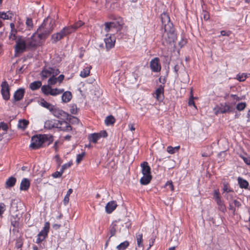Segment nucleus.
Instances as JSON below:
<instances>
[{
  "mask_svg": "<svg viewBox=\"0 0 250 250\" xmlns=\"http://www.w3.org/2000/svg\"><path fill=\"white\" fill-rule=\"evenodd\" d=\"M64 91L63 89H58V88H52L51 90V95L52 96H56L57 95H59Z\"/></svg>",
  "mask_w": 250,
  "mask_h": 250,
  "instance_id": "nucleus-40",
  "label": "nucleus"
},
{
  "mask_svg": "<svg viewBox=\"0 0 250 250\" xmlns=\"http://www.w3.org/2000/svg\"><path fill=\"white\" fill-rule=\"evenodd\" d=\"M27 46L26 40H24L21 37H20L16 41L15 46V52L22 53L25 50Z\"/></svg>",
  "mask_w": 250,
  "mask_h": 250,
  "instance_id": "nucleus-8",
  "label": "nucleus"
},
{
  "mask_svg": "<svg viewBox=\"0 0 250 250\" xmlns=\"http://www.w3.org/2000/svg\"><path fill=\"white\" fill-rule=\"evenodd\" d=\"M164 86L160 85L155 90V98L158 101H162L164 98Z\"/></svg>",
  "mask_w": 250,
  "mask_h": 250,
  "instance_id": "nucleus-17",
  "label": "nucleus"
},
{
  "mask_svg": "<svg viewBox=\"0 0 250 250\" xmlns=\"http://www.w3.org/2000/svg\"><path fill=\"white\" fill-rule=\"evenodd\" d=\"M117 206V204L115 201H112L108 202L105 206L106 212L109 214L115 209Z\"/></svg>",
  "mask_w": 250,
  "mask_h": 250,
  "instance_id": "nucleus-18",
  "label": "nucleus"
},
{
  "mask_svg": "<svg viewBox=\"0 0 250 250\" xmlns=\"http://www.w3.org/2000/svg\"><path fill=\"white\" fill-rule=\"evenodd\" d=\"M152 179L151 174L143 175V177L140 179V183L143 185L148 184Z\"/></svg>",
  "mask_w": 250,
  "mask_h": 250,
  "instance_id": "nucleus-25",
  "label": "nucleus"
},
{
  "mask_svg": "<svg viewBox=\"0 0 250 250\" xmlns=\"http://www.w3.org/2000/svg\"><path fill=\"white\" fill-rule=\"evenodd\" d=\"M57 82H58V80L57 79V78L55 77V76H52V77L48 79V84L50 86L51 85H54L57 83Z\"/></svg>",
  "mask_w": 250,
  "mask_h": 250,
  "instance_id": "nucleus-46",
  "label": "nucleus"
},
{
  "mask_svg": "<svg viewBox=\"0 0 250 250\" xmlns=\"http://www.w3.org/2000/svg\"><path fill=\"white\" fill-rule=\"evenodd\" d=\"M180 148L179 146L173 147L171 146H169L167 147V151L170 154H174L176 150H178Z\"/></svg>",
  "mask_w": 250,
  "mask_h": 250,
  "instance_id": "nucleus-45",
  "label": "nucleus"
},
{
  "mask_svg": "<svg viewBox=\"0 0 250 250\" xmlns=\"http://www.w3.org/2000/svg\"><path fill=\"white\" fill-rule=\"evenodd\" d=\"M161 21L163 28L169 29L173 26V24L170 22L169 15L167 13H163L161 15Z\"/></svg>",
  "mask_w": 250,
  "mask_h": 250,
  "instance_id": "nucleus-11",
  "label": "nucleus"
},
{
  "mask_svg": "<svg viewBox=\"0 0 250 250\" xmlns=\"http://www.w3.org/2000/svg\"><path fill=\"white\" fill-rule=\"evenodd\" d=\"M72 97V94L70 91H65L62 95V102L66 103L71 100Z\"/></svg>",
  "mask_w": 250,
  "mask_h": 250,
  "instance_id": "nucleus-26",
  "label": "nucleus"
},
{
  "mask_svg": "<svg viewBox=\"0 0 250 250\" xmlns=\"http://www.w3.org/2000/svg\"><path fill=\"white\" fill-rule=\"evenodd\" d=\"M85 152H82L81 154H79L77 156L76 162L77 164H79L83 159L85 156Z\"/></svg>",
  "mask_w": 250,
  "mask_h": 250,
  "instance_id": "nucleus-51",
  "label": "nucleus"
},
{
  "mask_svg": "<svg viewBox=\"0 0 250 250\" xmlns=\"http://www.w3.org/2000/svg\"><path fill=\"white\" fill-rule=\"evenodd\" d=\"M30 186V182L28 179L27 178H23L21 183L20 184V190L27 191Z\"/></svg>",
  "mask_w": 250,
  "mask_h": 250,
  "instance_id": "nucleus-20",
  "label": "nucleus"
},
{
  "mask_svg": "<svg viewBox=\"0 0 250 250\" xmlns=\"http://www.w3.org/2000/svg\"><path fill=\"white\" fill-rule=\"evenodd\" d=\"M24 89L19 88L14 93V98L15 101H19L22 99L24 94Z\"/></svg>",
  "mask_w": 250,
  "mask_h": 250,
  "instance_id": "nucleus-21",
  "label": "nucleus"
},
{
  "mask_svg": "<svg viewBox=\"0 0 250 250\" xmlns=\"http://www.w3.org/2000/svg\"><path fill=\"white\" fill-rule=\"evenodd\" d=\"M6 209V206L3 203H0V216H2V214L4 213Z\"/></svg>",
  "mask_w": 250,
  "mask_h": 250,
  "instance_id": "nucleus-55",
  "label": "nucleus"
},
{
  "mask_svg": "<svg viewBox=\"0 0 250 250\" xmlns=\"http://www.w3.org/2000/svg\"><path fill=\"white\" fill-rule=\"evenodd\" d=\"M164 31L162 35V44L164 46H167L173 43L176 39V36L174 32L173 26L170 27L169 29L164 28Z\"/></svg>",
  "mask_w": 250,
  "mask_h": 250,
  "instance_id": "nucleus-3",
  "label": "nucleus"
},
{
  "mask_svg": "<svg viewBox=\"0 0 250 250\" xmlns=\"http://www.w3.org/2000/svg\"><path fill=\"white\" fill-rule=\"evenodd\" d=\"M49 228V223L46 222L43 229L38 235V238L36 240L37 243L39 244L45 239L48 233Z\"/></svg>",
  "mask_w": 250,
  "mask_h": 250,
  "instance_id": "nucleus-9",
  "label": "nucleus"
},
{
  "mask_svg": "<svg viewBox=\"0 0 250 250\" xmlns=\"http://www.w3.org/2000/svg\"><path fill=\"white\" fill-rule=\"evenodd\" d=\"M84 24V22L81 21H79L75 23L74 25L68 26V28H72V33L74 32L76 30H77L79 27H81L82 25Z\"/></svg>",
  "mask_w": 250,
  "mask_h": 250,
  "instance_id": "nucleus-35",
  "label": "nucleus"
},
{
  "mask_svg": "<svg viewBox=\"0 0 250 250\" xmlns=\"http://www.w3.org/2000/svg\"><path fill=\"white\" fill-rule=\"evenodd\" d=\"M91 66H89L84 68L80 73V76L82 78H86L89 76Z\"/></svg>",
  "mask_w": 250,
  "mask_h": 250,
  "instance_id": "nucleus-31",
  "label": "nucleus"
},
{
  "mask_svg": "<svg viewBox=\"0 0 250 250\" xmlns=\"http://www.w3.org/2000/svg\"><path fill=\"white\" fill-rule=\"evenodd\" d=\"M117 221H115L113 222L112 224L110 226L109 228V232L110 234V238L112 236H113L115 235L117 229Z\"/></svg>",
  "mask_w": 250,
  "mask_h": 250,
  "instance_id": "nucleus-30",
  "label": "nucleus"
},
{
  "mask_svg": "<svg viewBox=\"0 0 250 250\" xmlns=\"http://www.w3.org/2000/svg\"><path fill=\"white\" fill-rule=\"evenodd\" d=\"M42 83L41 81H35L30 84L29 87L32 90H36L42 87Z\"/></svg>",
  "mask_w": 250,
  "mask_h": 250,
  "instance_id": "nucleus-29",
  "label": "nucleus"
},
{
  "mask_svg": "<svg viewBox=\"0 0 250 250\" xmlns=\"http://www.w3.org/2000/svg\"><path fill=\"white\" fill-rule=\"evenodd\" d=\"M73 190L72 188H70L67 192L66 195L65 196L63 199V203L64 205H66L68 203L69 201V196L72 193Z\"/></svg>",
  "mask_w": 250,
  "mask_h": 250,
  "instance_id": "nucleus-44",
  "label": "nucleus"
},
{
  "mask_svg": "<svg viewBox=\"0 0 250 250\" xmlns=\"http://www.w3.org/2000/svg\"><path fill=\"white\" fill-rule=\"evenodd\" d=\"M43 40L40 36L36 32H35L30 38L26 39V43L27 47H35L40 46Z\"/></svg>",
  "mask_w": 250,
  "mask_h": 250,
  "instance_id": "nucleus-6",
  "label": "nucleus"
},
{
  "mask_svg": "<svg viewBox=\"0 0 250 250\" xmlns=\"http://www.w3.org/2000/svg\"><path fill=\"white\" fill-rule=\"evenodd\" d=\"M165 186L168 187L171 191L174 190V186L173 185V183L171 181H167V183L166 184Z\"/></svg>",
  "mask_w": 250,
  "mask_h": 250,
  "instance_id": "nucleus-57",
  "label": "nucleus"
},
{
  "mask_svg": "<svg viewBox=\"0 0 250 250\" xmlns=\"http://www.w3.org/2000/svg\"><path fill=\"white\" fill-rule=\"evenodd\" d=\"M78 109L76 104H72L70 107V112L71 114H76L78 113Z\"/></svg>",
  "mask_w": 250,
  "mask_h": 250,
  "instance_id": "nucleus-47",
  "label": "nucleus"
},
{
  "mask_svg": "<svg viewBox=\"0 0 250 250\" xmlns=\"http://www.w3.org/2000/svg\"><path fill=\"white\" fill-rule=\"evenodd\" d=\"M129 246V242L127 241H125L121 243L120 244L116 247L118 250H125Z\"/></svg>",
  "mask_w": 250,
  "mask_h": 250,
  "instance_id": "nucleus-39",
  "label": "nucleus"
},
{
  "mask_svg": "<svg viewBox=\"0 0 250 250\" xmlns=\"http://www.w3.org/2000/svg\"><path fill=\"white\" fill-rule=\"evenodd\" d=\"M63 172L61 169L60 171H56L52 174V176L54 178H60L62 176Z\"/></svg>",
  "mask_w": 250,
  "mask_h": 250,
  "instance_id": "nucleus-54",
  "label": "nucleus"
},
{
  "mask_svg": "<svg viewBox=\"0 0 250 250\" xmlns=\"http://www.w3.org/2000/svg\"><path fill=\"white\" fill-rule=\"evenodd\" d=\"M42 92L45 95H51V87L49 85H44L41 87Z\"/></svg>",
  "mask_w": 250,
  "mask_h": 250,
  "instance_id": "nucleus-33",
  "label": "nucleus"
},
{
  "mask_svg": "<svg viewBox=\"0 0 250 250\" xmlns=\"http://www.w3.org/2000/svg\"><path fill=\"white\" fill-rule=\"evenodd\" d=\"M55 25V21L49 18H46L38 28L36 32L40 36L43 41L49 36L53 31Z\"/></svg>",
  "mask_w": 250,
  "mask_h": 250,
  "instance_id": "nucleus-1",
  "label": "nucleus"
},
{
  "mask_svg": "<svg viewBox=\"0 0 250 250\" xmlns=\"http://www.w3.org/2000/svg\"><path fill=\"white\" fill-rule=\"evenodd\" d=\"M203 15L204 16V19L205 20L207 21L209 19V15L208 12L204 11L203 12Z\"/></svg>",
  "mask_w": 250,
  "mask_h": 250,
  "instance_id": "nucleus-62",
  "label": "nucleus"
},
{
  "mask_svg": "<svg viewBox=\"0 0 250 250\" xmlns=\"http://www.w3.org/2000/svg\"><path fill=\"white\" fill-rule=\"evenodd\" d=\"M223 190L224 192H226L227 193L231 191V190L230 189L228 184L226 183L224 184Z\"/></svg>",
  "mask_w": 250,
  "mask_h": 250,
  "instance_id": "nucleus-58",
  "label": "nucleus"
},
{
  "mask_svg": "<svg viewBox=\"0 0 250 250\" xmlns=\"http://www.w3.org/2000/svg\"><path fill=\"white\" fill-rule=\"evenodd\" d=\"M213 196L215 201L221 199L219 195V191L218 190H214Z\"/></svg>",
  "mask_w": 250,
  "mask_h": 250,
  "instance_id": "nucleus-56",
  "label": "nucleus"
},
{
  "mask_svg": "<svg viewBox=\"0 0 250 250\" xmlns=\"http://www.w3.org/2000/svg\"><path fill=\"white\" fill-rule=\"evenodd\" d=\"M238 182L241 188H247L249 186V183L241 177L238 178Z\"/></svg>",
  "mask_w": 250,
  "mask_h": 250,
  "instance_id": "nucleus-34",
  "label": "nucleus"
},
{
  "mask_svg": "<svg viewBox=\"0 0 250 250\" xmlns=\"http://www.w3.org/2000/svg\"><path fill=\"white\" fill-rule=\"evenodd\" d=\"M58 120H47L44 123L45 128L51 129L53 128H57V123Z\"/></svg>",
  "mask_w": 250,
  "mask_h": 250,
  "instance_id": "nucleus-22",
  "label": "nucleus"
},
{
  "mask_svg": "<svg viewBox=\"0 0 250 250\" xmlns=\"http://www.w3.org/2000/svg\"><path fill=\"white\" fill-rule=\"evenodd\" d=\"M0 128H1L4 131H7L8 129V125L7 124L4 122H1L0 124Z\"/></svg>",
  "mask_w": 250,
  "mask_h": 250,
  "instance_id": "nucleus-59",
  "label": "nucleus"
},
{
  "mask_svg": "<svg viewBox=\"0 0 250 250\" xmlns=\"http://www.w3.org/2000/svg\"><path fill=\"white\" fill-rule=\"evenodd\" d=\"M150 67L153 72H157L160 71L161 69V66L159 59L156 57L152 59L150 62Z\"/></svg>",
  "mask_w": 250,
  "mask_h": 250,
  "instance_id": "nucleus-16",
  "label": "nucleus"
},
{
  "mask_svg": "<svg viewBox=\"0 0 250 250\" xmlns=\"http://www.w3.org/2000/svg\"><path fill=\"white\" fill-rule=\"evenodd\" d=\"M115 119L112 115L108 116L105 119V124L106 125H112L114 124Z\"/></svg>",
  "mask_w": 250,
  "mask_h": 250,
  "instance_id": "nucleus-38",
  "label": "nucleus"
},
{
  "mask_svg": "<svg viewBox=\"0 0 250 250\" xmlns=\"http://www.w3.org/2000/svg\"><path fill=\"white\" fill-rule=\"evenodd\" d=\"M241 157L243 159V160H244V161L245 162V163H246L247 165H250V159H249V158L244 157V156H242Z\"/></svg>",
  "mask_w": 250,
  "mask_h": 250,
  "instance_id": "nucleus-64",
  "label": "nucleus"
},
{
  "mask_svg": "<svg viewBox=\"0 0 250 250\" xmlns=\"http://www.w3.org/2000/svg\"><path fill=\"white\" fill-rule=\"evenodd\" d=\"M246 106V104L245 103H239L237 106L236 108L239 111H241L244 110Z\"/></svg>",
  "mask_w": 250,
  "mask_h": 250,
  "instance_id": "nucleus-52",
  "label": "nucleus"
},
{
  "mask_svg": "<svg viewBox=\"0 0 250 250\" xmlns=\"http://www.w3.org/2000/svg\"><path fill=\"white\" fill-rule=\"evenodd\" d=\"M219 110L221 113H229L232 111V107L226 103L224 104H221Z\"/></svg>",
  "mask_w": 250,
  "mask_h": 250,
  "instance_id": "nucleus-28",
  "label": "nucleus"
},
{
  "mask_svg": "<svg viewBox=\"0 0 250 250\" xmlns=\"http://www.w3.org/2000/svg\"><path fill=\"white\" fill-rule=\"evenodd\" d=\"M136 240L137 242V245L139 247H143V234H138L136 235Z\"/></svg>",
  "mask_w": 250,
  "mask_h": 250,
  "instance_id": "nucleus-41",
  "label": "nucleus"
},
{
  "mask_svg": "<svg viewBox=\"0 0 250 250\" xmlns=\"http://www.w3.org/2000/svg\"><path fill=\"white\" fill-rule=\"evenodd\" d=\"M232 203L235 207L239 208L241 206V203L236 200H234Z\"/></svg>",
  "mask_w": 250,
  "mask_h": 250,
  "instance_id": "nucleus-60",
  "label": "nucleus"
},
{
  "mask_svg": "<svg viewBox=\"0 0 250 250\" xmlns=\"http://www.w3.org/2000/svg\"><path fill=\"white\" fill-rule=\"evenodd\" d=\"M247 78V75L245 73L239 74L237 75V79L240 82L244 81Z\"/></svg>",
  "mask_w": 250,
  "mask_h": 250,
  "instance_id": "nucleus-50",
  "label": "nucleus"
},
{
  "mask_svg": "<svg viewBox=\"0 0 250 250\" xmlns=\"http://www.w3.org/2000/svg\"><path fill=\"white\" fill-rule=\"evenodd\" d=\"M25 27L27 31H30L33 28L34 24L32 19L27 17L25 21Z\"/></svg>",
  "mask_w": 250,
  "mask_h": 250,
  "instance_id": "nucleus-32",
  "label": "nucleus"
},
{
  "mask_svg": "<svg viewBox=\"0 0 250 250\" xmlns=\"http://www.w3.org/2000/svg\"><path fill=\"white\" fill-rule=\"evenodd\" d=\"M72 165V162L71 161H69L67 163H66V164H64V165H63L62 166L61 169L63 172L65 170H66V169L70 167Z\"/></svg>",
  "mask_w": 250,
  "mask_h": 250,
  "instance_id": "nucleus-49",
  "label": "nucleus"
},
{
  "mask_svg": "<svg viewBox=\"0 0 250 250\" xmlns=\"http://www.w3.org/2000/svg\"><path fill=\"white\" fill-rule=\"evenodd\" d=\"M17 181L16 178L11 176L9 177L6 181L5 188H9L14 186Z\"/></svg>",
  "mask_w": 250,
  "mask_h": 250,
  "instance_id": "nucleus-27",
  "label": "nucleus"
},
{
  "mask_svg": "<svg viewBox=\"0 0 250 250\" xmlns=\"http://www.w3.org/2000/svg\"><path fill=\"white\" fill-rule=\"evenodd\" d=\"M124 24L123 19L119 18L114 21L105 22L104 30L108 33L107 34H111V36H114L116 33L121 30Z\"/></svg>",
  "mask_w": 250,
  "mask_h": 250,
  "instance_id": "nucleus-2",
  "label": "nucleus"
},
{
  "mask_svg": "<svg viewBox=\"0 0 250 250\" xmlns=\"http://www.w3.org/2000/svg\"><path fill=\"white\" fill-rule=\"evenodd\" d=\"M10 26L11 28V31L10 35L9 36V40L14 41H15L17 39V30L15 28V25L14 23H11L10 24Z\"/></svg>",
  "mask_w": 250,
  "mask_h": 250,
  "instance_id": "nucleus-19",
  "label": "nucleus"
},
{
  "mask_svg": "<svg viewBox=\"0 0 250 250\" xmlns=\"http://www.w3.org/2000/svg\"><path fill=\"white\" fill-rule=\"evenodd\" d=\"M16 29H17L18 31L21 32H24L27 31L25 24L21 20V19H19L18 20Z\"/></svg>",
  "mask_w": 250,
  "mask_h": 250,
  "instance_id": "nucleus-24",
  "label": "nucleus"
},
{
  "mask_svg": "<svg viewBox=\"0 0 250 250\" xmlns=\"http://www.w3.org/2000/svg\"><path fill=\"white\" fill-rule=\"evenodd\" d=\"M51 111L54 116L58 118L63 119L67 118L68 116V113L58 108H55L53 107Z\"/></svg>",
  "mask_w": 250,
  "mask_h": 250,
  "instance_id": "nucleus-14",
  "label": "nucleus"
},
{
  "mask_svg": "<svg viewBox=\"0 0 250 250\" xmlns=\"http://www.w3.org/2000/svg\"><path fill=\"white\" fill-rule=\"evenodd\" d=\"M23 245L22 240L21 238H19L16 240V247L17 249H20L22 247Z\"/></svg>",
  "mask_w": 250,
  "mask_h": 250,
  "instance_id": "nucleus-53",
  "label": "nucleus"
},
{
  "mask_svg": "<svg viewBox=\"0 0 250 250\" xmlns=\"http://www.w3.org/2000/svg\"><path fill=\"white\" fill-rule=\"evenodd\" d=\"M215 201L218 205V209L222 212H225L226 210V208L223 201L221 200V199Z\"/></svg>",
  "mask_w": 250,
  "mask_h": 250,
  "instance_id": "nucleus-36",
  "label": "nucleus"
},
{
  "mask_svg": "<svg viewBox=\"0 0 250 250\" xmlns=\"http://www.w3.org/2000/svg\"><path fill=\"white\" fill-rule=\"evenodd\" d=\"M41 105L43 107L48 109L50 111H51L53 107V106L51 104H49V103L47 102L44 100H42V101L41 102Z\"/></svg>",
  "mask_w": 250,
  "mask_h": 250,
  "instance_id": "nucleus-43",
  "label": "nucleus"
},
{
  "mask_svg": "<svg viewBox=\"0 0 250 250\" xmlns=\"http://www.w3.org/2000/svg\"><path fill=\"white\" fill-rule=\"evenodd\" d=\"M47 140L46 135H39L34 136L31 139V143L30 147L32 149H36L41 147L42 144Z\"/></svg>",
  "mask_w": 250,
  "mask_h": 250,
  "instance_id": "nucleus-4",
  "label": "nucleus"
},
{
  "mask_svg": "<svg viewBox=\"0 0 250 250\" xmlns=\"http://www.w3.org/2000/svg\"><path fill=\"white\" fill-rule=\"evenodd\" d=\"M57 128H60L64 131H69L72 130V127L70 124L65 121H57L56 122Z\"/></svg>",
  "mask_w": 250,
  "mask_h": 250,
  "instance_id": "nucleus-15",
  "label": "nucleus"
},
{
  "mask_svg": "<svg viewBox=\"0 0 250 250\" xmlns=\"http://www.w3.org/2000/svg\"><path fill=\"white\" fill-rule=\"evenodd\" d=\"M1 94L3 98L5 100H8L10 98L9 85L6 81H4L1 83Z\"/></svg>",
  "mask_w": 250,
  "mask_h": 250,
  "instance_id": "nucleus-12",
  "label": "nucleus"
},
{
  "mask_svg": "<svg viewBox=\"0 0 250 250\" xmlns=\"http://www.w3.org/2000/svg\"><path fill=\"white\" fill-rule=\"evenodd\" d=\"M194 97H193V94H192V90L191 89V91H190V98H189V100L188 101V105H193L195 108H196V106L195 104V103L193 101L194 100Z\"/></svg>",
  "mask_w": 250,
  "mask_h": 250,
  "instance_id": "nucleus-48",
  "label": "nucleus"
},
{
  "mask_svg": "<svg viewBox=\"0 0 250 250\" xmlns=\"http://www.w3.org/2000/svg\"><path fill=\"white\" fill-rule=\"evenodd\" d=\"M141 167H142V172L143 175L151 174V169L150 167L148 166L147 162H143L142 164H141Z\"/></svg>",
  "mask_w": 250,
  "mask_h": 250,
  "instance_id": "nucleus-23",
  "label": "nucleus"
},
{
  "mask_svg": "<svg viewBox=\"0 0 250 250\" xmlns=\"http://www.w3.org/2000/svg\"><path fill=\"white\" fill-rule=\"evenodd\" d=\"M64 78V76L62 74L60 75L57 78L58 82H59L60 83H62V81L63 80Z\"/></svg>",
  "mask_w": 250,
  "mask_h": 250,
  "instance_id": "nucleus-63",
  "label": "nucleus"
},
{
  "mask_svg": "<svg viewBox=\"0 0 250 250\" xmlns=\"http://www.w3.org/2000/svg\"><path fill=\"white\" fill-rule=\"evenodd\" d=\"M104 42L107 49H110L114 46L116 41L114 36H111V34H106Z\"/></svg>",
  "mask_w": 250,
  "mask_h": 250,
  "instance_id": "nucleus-13",
  "label": "nucleus"
},
{
  "mask_svg": "<svg viewBox=\"0 0 250 250\" xmlns=\"http://www.w3.org/2000/svg\"><path fill=\"white\" fill-rule=\"evenodd\" d=\"M12 18V14L10 11L5 13L4 12H0V19L3 20H9Z\"/></svg>",
  "mask_w": 250,
  "mask_h": 250,
  "instance_id": "nucleus-37",
  "label": "nucleus"
},
{
  "mask_svg": "<svg viewBox=\"0 0 250 250\" xmlns=\"http://www.w3.org/2000/svg\"><path fill=\"white\" fill-rule=\"evenodd\" d=\"M60 72L59 70L55 67H49L44 68L41 73V76L43 80L48 77L51 78L52 76H56L58 75Z\"/></svg>",
  "mask_w": 250,
  "mask_h": 250,
  "instance_id": "nucleus-7",
  "label": "nucleus"
},
{
  "mask_svg": "<svg viewBox=\"0 0 250 250\" xmlns=\"http://www.w3.org/2000/svg\"><path fill=\"white\" fill-rule=\"evenodd\" d=\"M107 133L105 130L101 131L99 133L91 134L88 136V140L90 142L96 143L98 140L101 137H106Z\"/></svg>",
  "mask_w": 250,
  "mask_h": 250,
  "instance_id": "nucleus-10",
  "label": "nucleus"
},
{
  "mask_svg": "<svg viewBox=\"0 0 250 250\" xmlns=\"http://www.w3.org/2000/svg\"><path fill=\"white\" fill-rule=\"evenodd\" d=\"M230 31H221V34L223 36H229L230 34Z\"/></svg>",
  "mask_w": 250,
  "mask_h": 250,
  "instance_id": "nucleus-61",
  "label": "nucleus"
},
{
  "mask_svg": "<svg viewBox=\"0 0 250 250\" xmlns=\"http://www.w3.org/2000/svg\"><path fill=\"white\" fill-rule=\"evenodd\" d=\"M72 28L65 26L60 32L53 34L51 36V41L53 43H56L63 39L64 37L72 33Z\"/></svg>",
  "mask_w": 250,
  "mask_h": 250,
  "instance_id": "nucleus-5",
  "label": "nucleus"
},
{
  "mask_svg": "<svg viewBox=\"0 0 250 250\" xmlns=\"http://www.w3.org/2000/svg\"><path fill=\"white\" fill-rule=\"evenodd\" d=\"M28 123V121L26 120H20L18 124V127L20 128L24 129L26 127Z\"/></svg>",
  "mask_w": 250,
  "mask_h": 250,
  "instance_id": "nucleus-42",
  "label": "nucleus"
}]
</instances>
